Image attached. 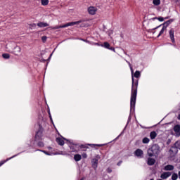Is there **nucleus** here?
Returning a JSON list of instances; mask_svg holds the SVG:
<instances>
[{
	"mask_svg": "<svg viewBox=\"0 0 180 180\" xmlns=\"http://www.w3.org/2000/svg\"><path fill=\"white\" fill-rule=\"evenodd\" d=\"M126 62L129 64L130 68L132 79V89L130 100V113H134V110L136 109V101L137 99V86L139 85V81L134 82V77L135 78H140L141 73H140V71L136 70L134 75H133V67H131V64H130V62L127 60H126Z\"/></svg>",
	"mask_w": 180,
	"mask_h": 180,
	"instance_id": "nucleus-1",
	"label": "nucleus"
},
{
	"mask_svg": "<svg viewBox=\"0 0 180 180\" xmlns=\"http://www.w3.org/2000/svg\"><path fill=\"white\" fill-rule=\"evenodd\" d=\"M160 154V146L157 144L153 145L148 150V155L149 157H157Z\"/></svg>",
	"mask_w": 180,
	"mask_h": 180,
	"instance_id": "nucleus-2",
	"label": "nucleus"
},
{
	"mask_svg": "<svg viewBox=\"0 0 180 180\" xmlns=\"http://www.w3.org/2000/svg\"><path fill=\"white\" fill-rule=\"evenodd\" d=\"M39 140H43V127H39L35 134V141H39Z\"/></svg>",
	"mask_w": 180,
	"mask_h": 180,
	"instance_id": "nucleus-3",
	"label": "nucleus"
},
{
	"mask_svg": "<svg viewBox=\"0 0 180 180\" xmlns=\"http://www.w3.org/2000/svg\"><path fill=\"white\" fill-rule=\"evenodd\" d=\"M15 46L16 44H15V42H8L6 46V51H8V53H13Z\"/></svg>",
	"mask_w": 180,
	"mask_h": 180,
	"instance_id": "nucleus-4",
	"label": "nucleus"
},
{
	"mask_svg": "<svg viewBox=\"0 0 180 180\" xmlns=\"http://www.w3.org/2000/svg\"><path fill=\"white\" fill-rule=\"evenodd\" d=\"M69 147L70 148V153H78L79 151L80 146L79 144L70 143Z\"/></svg>",
	"mask_w": 180,
	"mask_h": 180,
	"instance_id": "nucleus-5",
	"label": "nucleus"
},
{
	"mask_svg": "<svg viewBox=\"0 0 180 180\" xmlns=\"http://www.w3.org/2000/svg\"><path fill=\"white\" fill-rule=\"evenodd\" d=\"M99 158H101V156H99L98 155H97L96 158H94L91 160V165L92 167L95 169H96L98 168V161L99 160Z\"/></svg>",
	"mask_w": 180,
	"mask_h": 180,
	"instance_id": "nucleus-6",
	"label": "nucleus"
},
{
	"mask_svg": "<svg viewBox=\"0 0 180 180\" xmlns=\"http://www.w3.org/2000/svg\"><path fill=\"white\" fill-rule=\"evenodd\" d=\"M83 20H80L79 21L70 22L67 24L63 25V27H68V26H74L75 25H79V23H82Z\"/></svg>",
	"mask_w": 180,
	"mask_h": 180,
	"instance_id": "nucleus-7",
	"label": "nucleus"
},
{
	"mask_svg": "<svg viewBox=\"0 0 180 180\" xmlns=\"http://www.w3.org/2000/svg\"><path fill=\"white\" fill-rule=\"evenodd\" d=\"M178 144H179V142H176L174 146L171 148L169 152L173 153V154H178Z\"/></svg>",
	"mask_w": 180,
	"mask_h": 180,
	"instance_id": "nucleus-8",
	"label": "nucleus"
},
{
	"mask_svg": "<svg viewBox=\"0 0 180 180\" xmlns=\"http://www.w3.org/2000/svg\"><path fill=\"white\" fill-rule=\"evenodd\" d=\"M64 140H65L66 141H68V139L61 137H58L56 138V143H58V144H59V146H63L65 144Z\"/></svg>",
	"mask_w": 180,
	"mask_h": 180,
	"instance_id": "nucleus-9",
	"label": "nucleus"
},
{
	"mask_svg": "<svg viewBox=\"0 0 180 180\" xmlns=\"http://www.w3.org/2000/svg\"><path fill=\"white\" fill-rule=\"evenodd\" d=\"M97 11H98V9L94 6H90L88 8V12H89V15H95V13H96Z\"/></svg>",
	"mask_w": 180,
	"mask_h": 180,
	"instance_id": "nucleus-10",
	"label": "nucleus"
},
{
	"mask_svg": "<svg viewBox=\"0 0 180 180\" xmlns=\"http://www.w3.org/2000/svg\"><path fill=\"white\" fill-rule=\"evenodd\" d=\"M169 34L171 41L174 44V43H175V37L174 35V29H171L169 31Z\"/></svg>",
	"mask_w": 180,
	"mask_h": 180,
	"instance_id": "nucleus-11",
	"label": "nucleus"
},
{
	"mask_svg": "<svg viewBox=\"0 0 180 180\" xmlns=\"http://www.w3.org/2000/svg\"><path fill=\"white\" fill-rule=\"evenodd\" d=\"M172 175L170 172H166L161 174L160 177L162 179H167V178H169V176Z\"/></svg>",
	"mask_w": 180,
	"mask_h": 180,
	"instance_id": "nucleus-12",
	"label": "nucleus"
},
{
	"mask_svg": "<svg viewBox=\"0 0 180 180\" xmlns=\"http://www.w3.org/2000/svg\"><path fill=\"white\" fill-rule=\"evenodd\" d=\"M134 154L136 155V157H138L139 158H141V157H143V151L141 150V149H137L135 152Z\"/></svg>",
	"mask_w": 180,
	"mask_h": 180,
	"instance_id": "nucleus-13",
	"label": "nucleus"
},
{
	"mask_svg": "<svg viewBox=\"0 0 180 180\" xmlns=\"http://www.w3.org/2000/svg\"><path fill=\"white\" fill-rule=\"evenodd\" d=\"M20 153L15 155L11 158H7L6 160H2L1 162H0V167H2V165H4V164H5V162H8V161H9L10 160H12V158H15V157H18V155H19Z\"/></svg>",
	"mask_w": 180,
	"mask_h": 180,
	"instance_id": "nucleus-14",
	"label": "nucleus"
},
{
	"mask_svg": "<svg viewBox=\"0 0 180 180\" xmlns=\"http://www.w3.org/2000/svg\"><path fill=\"white\" fill-rule=\"evenodd\" d=\"M20 51H21V49L18 46L15 45L13 51V53L15 54V56H18L19 53H20Z\"/></svg>",
	"mask_w": 180,
	"mask_h": 180,
	"instance_id": "nucleus-15",
	"label": "nucleus"
},
{
	"mask_svg": "<svg viewBox=\"0 0 180 180\" xmlns=\"http://www.w3.org/2000/svg\"><path fill=\"white\" fill-rule=\"evenodd\" d=\"M174 165H168L165 166L163 169L164 171H174Z\"/></svg>",
	"mask_w": 180,
	"mask_h": 180,
	"instance_id": "nucleus-16",
	"label": "nucleus"
},
{
	"mask_svg": "<svg viewBox=\"0 0 180 180\" xmlns=\"http://www.w3.org/2000/svg\"><path fill=\"white\" fill-rule=\"evenodd\" d=\"M37 26L39 27H47V26H49V24L47 22H39L37 23Z\"/></svg>",
	"mask_w": 180,
	"mask_h": 180,
	"instance_id": "nucleus-17",
	"label": "nucleus"
},
{
	"mask_svg": "<svg viewBox=\"0 0 180 180\" xmlns=\"http://www.w3.org/2000/svg\"><path fill=\"white\" fill-rule=\"evenodd\" d=\"M82 158V156H81V155L79 154H76L74 156V160L75 161H76L77 162H78V161H81V159Z\"/></svg>",
	"mask_w": 180,
	"mask_h": 180,
	"instance_id": "nucleus-18",
	"label": "nucleus"
},
{
	"mask_svg": "<svg viewBox=\"0 0 180 180\" xmlns=\"http://www.w3.org/2000/svg\"><path fill=\"white\" fill-rule=\"evenodd\" d=\"M150 137L151 140H154L155 137H157V132L155 131H153L150 133Z\"/></svg>",
	"mask_w": 180,
	"mask_h": 180,
	"instance_id": "nucleus-19",
	"label": "nucleus"
},
{
	"mask_svg": "<svg viewBox=\"0 0 180 180\" xmlns=\"http://www.w3.org/2000/svg\"><path fill=\"white\" fill-rule=\"evenodd\" d=\"M154 164H155V160L151 158H149L148 159V165H154Z\"/></svg>",
	"mask_w": 180,
	"mask_h": 180,
	"instance_id": "nucleus-20",
	"label": "nucleus"
},
{
	"mask_svg": "<svg viewBox=\"0 0 180 180\" xmlns=\"http://www.w3.org/2000/svg\"><path fill=\"white\" fill-rule=\"evenodd\" d=\"M174 131L176 133V135L178 134V133H179L180 131V125L179 124H176L174 127Z\"/></svg>",
	"mask_w": 180,
	"mask_h": 180,
	"instance_id": "nucleus-21",
	"label": "nucleus"
},
{
	"mask_svg": "<svg viewBox=\"0 0 180 180\" xmlns=\"http://www.w3.org/2000/svg\"><path fill=\"white\" fill-rule=\"evenodd\" d=\"M36 151H41V153H44V154H46V155H54L55 154L53 153H49L46 150H36Z\"/></svg>",
	"mask_w": 180,
	"mask_h": 180,
	"instance_id": "nucleus-22",
	"label": "nucleus"
},
{
	"mask_svg": "<svg viewBox=\"0 0 180 180\" xmlns=\"http://www.w3.org/2000/svg\"><path fill=\"white\" fill-rule=\"evenodd\" d=\"M165 30H167V27L163 26L159 34L158 35V37H160V36H161L162 34H164V32H165Z\"/></svg>",
	"mask_w": 180,
	"mask_h": 180,
	"instance_id": "nucleus-23",
	"label": "nucleus"
},
{
	"mask_svg": "<svg viewBox=\"0 0 180 180\" xmlns=\"http://www.w3.org/2000/svg\"><path fill=\"white\" fill-rule=\"evenodd\" d=\"M49 0H41V4L42 6H47L49 5Z\"/></svg>",
	"mask_w": 180,
	"mask_h": 180,
	"instance_id": "nucleus-24",
	"label": "nucleus"
},
{
	"mask_svg": "<svg viewBox=\"0 0 180 180\" xmlns=\"http://www.w3.org/2000/svg\"><path fill=\"white\" fill-rule=\"evenodd\" d=\"M101 47H104L105 49H108L109 50V49H110V44H109L108 42H104L103 44H101Z\"/></svg>",
	"mask_w": 180,
	"mask_h": 180,
	"instance_id": "nucleus-25",
	"label": "nucleus"
},
{
	"mask_svg": "<svg viewBox=\"0 0 180 180\" xmlns=\"http://www.w3.org/2000/svg\"><path fill=\"white\" fill-rule=\"evenodd\" d=\"M153 4L155 6H158V5H161V0H153Z\"/></svg>",
	"mask_w": 180,
	"mask_h": 180,
	"instance_id": "nucleus-26",
	"label": "nucleus"
},
{
	"mask_svg": "<svg viewBox=\"0 0 180 180\" xmlns=\"http://www.w3.org/2000/svg\"><path fill=\"white\" fill-rule=\"evenodd\" d=\"M142 143H143V144H148V143H150V139L147 137L143 138L142 140Z\"/></svg>",
	"mask_w": 180,
	"mask_h": 180,
	"instance_id": "nucleus-27",
	"label": "nucleus"
},
{
	"mask_svg": "<svg viewBox=\"0 0 180 180\" xmlns=\"http://www.w3.org/2000/svg\"><path fill=\"white\" fill-rule=\"evenodd\" d=\"M3 58H5L6 60H8V58H11V55L9 53H4L2 55Z\"/></svg>",
	"mask_w": 180,
	"mask_h": 180,
	"instance_id": "nucleus-28",
	"label": "nucleus"
},
{
	"mask_svg": "<svg viewBox=\"0 0 180 180\" xmlns=\"http://www.w3.org/2000/svg\"><path fill=\"white\" fill-rule=\"evenodd\" d=\"M172 180H176V179H178V174H176V173H174V174H172Z\"/></svg>",
	"mask_w": 180,
	"mask_h": 180,
	"instance_id": "nucleus-29",
	"label": "nucleus"
},
{
	"mask_svg": "<svg viewBox=\"0 0 180 180\" xmlns=\"http://www.w3.org/2000/svg\"><path fill=\"white\" fill-rule=\"evenodd\" d=\"M37 146H38V147H40V148L44 147V143L41 141H39V142H38Z\"/></svg>",
	"mask_w": 180,
	"mask_h": 180,
	"instance_id": "nucleus-30",
	"label": "nucleus"
},
{
	"mask_svg": "<svg viewBox=\"0 0 180 180\" xmlns=\"http://www.w3.org/2000/svg\"><path fill=\"white\" fill-rule=\"evenodd\" d=\"M64 25H56L54 29H63L65 27H63Z\"/></svg>",
	"mask_w": 180,
	"mask_h": 180,
	"instance_id": "nucleus-31",
	"label": "nucleus"
},
{
	"mask_svg": "<svg viewBox=\"0 0 180 180\" xmlns=\"http://www.w3.org/2000/svg\"><path fill=\"white\" fill-rule=\"evenodd\" d=\"M41 40H42V41H43L44 43H45V41L47 40V37L43 36V37H41Z\"/></svg>",
	"mask_w": 180,
	"mask_h": 180,
	"instance_id": "nucleus-32",
	"label": "nucleus"
},
{
	"mask_svg": "<svg viewBox=\"0 0 180 180\" xmlns=\"http://www.w3.org/2000/svg\"><path fill=\"white\" fill-rule=\"evenodd\" d=\"M158 19L159 22H164V18H162V17H159Z\"/></svg>",
	"mask_w": 180,
	"mask_h": 180,
	"instance_id": "nucleus-33",
	"label": "nucleus"
},
{
	"mask_svg": "<svg viewBox=\"0 0 180 180\" xmlns=\"http://www.w3.org/2000/svg\"><path fill=\"white\" fill-rule=\"evenodd\" d=\"M82 156L84 158H86L88 157V155H86V153H83L82 155Z\"/></svg>",
	"mask_w": 180,
	"mask_h": 180,
	"instance_id": "nucleus-34",
	"label": "nucleus"
},
{
	"mask_svg": "<svg viewBox=\"0 0 180 180\" xmlns=\"http://www.w3.org/2000/svg\"><path fill=\"white\" fill-rule=\"evenodd\" d=\"M108 50H111L112 51H114V53H115V51H116L115 50V48H113V47H110V49H108Z\"/></svg>",
	"mask_w": 180,
	"mask_h": 180,
	"instance_id": "nucleus-35",
	"label": "nucleus"
},
{
	"mask_svg": "<svg viewBox=\"0 0 180 180\" xmlns=\"http://www.w3.org/2000/svg\"><path fill=\"white\" fill-rule=\"evenodd\" d=\"M49 117H50V120H51V123L53 124H54V122H53V117H51V115H50Z\"/></svg>",
	"mask_w": 180,
	"mask_h": 180,
	"instance_id": "nucleus-36",
	"label": "nucleus"
},
{
	"mask_svg": "<svg viewBox=\"0 0 180 180\" xmlns=\"http://www.w3.org/2000/svg\"><path fill=\"white\" fill-rule=\"evenodd\" d=\"M94 44H95V46H99L102 47V44H101L99 43H95Z\"/></svg>",
	"mask_w": 180,
	"mask_h": 180,
	"instance_id": "nucleus-37",
	"label": "nucleus"
},
{
	"mask_svg": "<svg viewBox=\"0 0 180 180\" xmlns=\"http://www.w3.org/2000/svg\"><path fill=\"white\" fill-rule=\"evenodd\" d=\"M80 40H82V41H85L86 43H89V41L85 40V39H80Z\"/></svg>",
	"mask_w": 180,
	"mask_h": 180,
	"instance_id": "nucleus-38",
	"label": "nucleus"
},
{
	"mask_svg": "<svg viewBox=\"0 0 180 180\" xmlns=\"http://www.w3.org/2000/svg\"><path fill=\"white\" fill-rule=\"evenodd\" d=\"M117 165H118V167H120V165H122V161H120V162L117 164Z\"/></svg>",
	"mask_w": 180,
	"mask_h": 180,
	"instance_id": "nucleus-39",
	"label": "nucleus"
},
{
	"mask_svg": "<svg viewBox=\"0 0 180 180\" xmlns=\"http://www.w3.org/2000/svg\"><path fill=\"white\" fill-rule=\"evenodd\" d=\"M107 171H108V172L110 173V172H112V169L108 168V169H107Z\"/></svg>",
	"mask_w": 180,
	"mask_h": 180,
	"instance_id": "nucleus-40",
	"label": "nucleus"
},
{
	"mask_svg": "<svg viewBox=\"0 0 180 180\" xmlns=\"http://www.w3.org/2000/svg\"><path fill=\"white\" fill-rule=\"evenodd\" d=\"M176 137H180V131L176 134Z\"/></svg>",
	"mask_w": 180,
	"mask_h": 180,
	"instance_id": "nucleus-41",
	"label": "nucleus"
},
{
	"mask_svg": "<svg viewBox=\"0 0 180 180\" xmlns=\"http://www.w3.org/2000/svg\"><path fill=\"white\" fill-rule=\"evenodd\" d=\"M130 120H131V117L129 116L128 118V123H129V122H130Z\"/></svg>",
	"mask_w": 180,
	"mask_h": 180,
	"instance_id": "nucleus-42",
	"label": "nucleus"
},
{
	"mask_svg": "<svg viewBox=\"0 0 180 180\" xmlns=\"http://www.w3.org/2000/svg\"><path fill=\"white\" fill-rule=\"evenodd\" d=\"M171 22H172V20L167 21L166 23H170Z\"/></svg>",
	"mask_w": 180,
	"mask_h": 180,
	"instance_id": "nucleus-43",
	"label": "nucleus"
},
{
	"mask_svg": "<svg viewBox=\"0 0 180 180\" xmlns=\"http://www.w3.org/2000/svg\"><path fill=\"white\" fill-rule=\"evenodd\" d=\"M52 56H53V53L50 55V56H49V59L51 58Z\"/></svg>",
	"mask_w": 180,
	"mask_h": 180,
	"instance_id": "nucleus-44",
	"label": "nucleus"
},
{
	"mask_svg": "<svg viewBox=\"0 0 180 180\" xmlns=\"http://www.w3.org/2000/svg\"><path fill=\"white\" fill-rule=\"evenodd\" d=\"M48 113H49V116H50V115H51V113L50 112V110L48 111Z\"/></svg>",
	"mask_w": 180,
	"mask_h": 180,
	"instance_id": "nucleus-45",
	"label": "nucleus"
},
{
	"mask_svg": "<svg viewBox=\"0 0 180 180\" xmlns=\"http://www.w3.org/2000/svg\"><path fill=\"white\" fill-rule=\"evenodd\" d=\"M179 178L180 179V171L179 172Z\"/></svg>",
	"mask_w": 180,
	"mask_h": 180,
	"instance_id": "nucleus-46",
	"label": "nucleus"
},
{
	"mask_svg": "<svg viewBox=\"0 0 180 180\" xmlns=\"http://www.w3.org/2000/svg\"><path fill=\"white\" fill-rule=\"evenodd\" d=\"M54 51H56V49L53 50V53H54Z\"/></svg>",
	"mask_w": 180,
	"mask_h": 180,
	"instance_id": "nucleus-47",
	"label": "nucleus"
},
{
	"mask_svg": "<svg viewBox=\"0 0 180 180\" xmlns=\"http://www.w3.org/2000/svg\"><path fill=\"white\" fill-rule=\"evenodd\" d=\"M33 26H36V24H33Z\"/></svg>",
	"mask_w": 180,
	"mask_h": 180,
	"instance_id": "nucleus-48",
	"label": "nucleus"
},
{
	"mask_svg": "<svg viewBox=\"0 0 180 180\" xmlns=\"http://www.w3.org/2000/svg\"><path fill=\"white\" fill-rule=\"evenodd\" d=\"M50 148H51V147H49V149L50 150Z\"/></svg>",
	"mask_w": 180,
	"mask_h": 180,
	"instance_id": "nucleus-49",
	"label": "nucleus"
},
{
	"mask_svg": "<svg viewBox=\"0 0 180 180\" xmlns=\"http://www.w3.org/2000/svg\"><path fill=\"white\" fill-rule=\"evenodd\" d=\"M81 147H84V146L82 145Z\"/></svg>",
	"mask_w": 180,
	"mask_h": 180,
	"instance_id": "nucleus-50",
	"label": "nucleus"
},
{
	"mask_svg": "<svg viewBox=\"0 0 180 180\" xmlns=\"http://www.w3.org/2000/svg\"><path fill=\"white\" fill-rule=\"evenodd\" d=\"M165 19H168V18H165Z\"/></svg>",
	"mask_w": 180,
	"mask_h": 180,
	"instance_id": "nucleus-51",
	"label": "nucleus"
},
{
	"mask_svg": "<svg viewBox=\"0 0 180 180\" xmlns=\"http://www.w3.org/2000/svg\"><path fill=\"white\" fill-rule=\"evenodd\" d=\"M89 146H91V144H89Z\"/></svg>",
	"mask_w": 180,
	"mask_h": 180,
	"instance_id": "nucleus-52",
	"label": "nucleus"
}]
</instances>
